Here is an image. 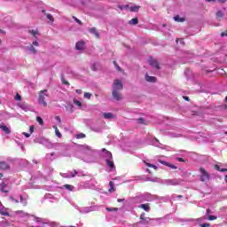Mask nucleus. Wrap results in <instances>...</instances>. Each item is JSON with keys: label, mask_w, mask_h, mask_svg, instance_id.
Masks as SVG:
<instances>
[{"label": "nucleus", "mask_w": 227, "mask_h": 227, "mask_svg": "<svg viewBox=\"0 0 227 227\" xmlns=\"http://www.w3.org/2000/svg\"><path fill=\"white\" fill-rule=\"evenodd\" d=\"M80 150L82 152L80 159L83 160V162H87V164H93V162H97V155H98V151L94 150L87 145H82Z\"/></svg>", "instance_id": "obj_1"}, {"label": "nucleus", "mask_w": 227, "mask_h": 227, "mask_svg": "<svg viewBox=\"0 0 227 227\" xmlns=\"http://www.w3.org/2000/svg\"><path fill=\"white\" fill-rule=\"evenodd\" d=\"M103 159H105L106 165L109 169V172L116 171V166H114V160H113V154L111 152L106 151V148L102 149Z\"/></svg>", "instance_id": "obj_2"}, {"label": "nucleus", "mask_w": 227, "mask_h": 227, "mask_svg": "<svg viewBox=\"0 0 227 227\" xmlns=\"http://www.w3.org/2000/svg\"><path fill=\"white\" fill-rule=\"evenodd\" d=\"M123 90V84L121 83V81L115 80L114 82V90H113V97L115 100H121V95L120 94V91Z\"/></svg>", "instance_id": "obj_3"}, {"label": "nucleus", "mask_w": 227, "mask_h": 227, "mask_svg": "<svg viewBox=\"0 0 227 227\" xmlns=\"http://www.w3.org/2000/svg\"><path fill=\"white\" fill-rule=\"evenodd\" d=\"M134 200L136 201H139L140 203H144V201H153V200H155V195L150 192H145L137 196Z\"/></svg>", "instance_id": "obj_4"}, {"label": "nucleus", "mask_w": 227, "mask_h": 227, "mask_svg": "<svg viewBox=\"0 0 227 227\" xmlns=\"http://www.w3.org/2000/svg\"><path fill=\"white\" fill-rule=\"evenodd\" d=\"M63 178H74V176H84V171L82 170H73L67 173L61 174Z\"/></svg>", "instance_id": "obj_5"}, {"label": "nucleus", "mask_w": 227, "mask_h": 227, "mask_svg": "<svg viewBox=\"0 0 227 227\" xmlns=\"http://www.w3.org/2000/svg\"><path fill=\"white\" fill-rule=\"evenodd\" d=\"M49 97V91L47 90H43L39 91L38 102L43 107H47V102L45 101V98Z\"/></svg>", "instance_id": "obj_6"}, {"label": "nucleus", "mask_w": 227, "mask_h": 227, "mask_svg": "<svg viewBox=\"0 0 227 227\" xmlns=\"http://www.w3.org/2000/svg\"><path fill=\"white\" fill-rule=\"evenodd\" d=\"M10 200L12 203H21L23 207H26L27 205V200L24 199L22 195L12 196L10 197Z\"/></svg>", "instance_id": "obj_7"}, {"label": "nucleus", "mask_w": 227, "mask_h": 227, "mask_svg": "<svg viewBox=\"0 0 227 227\" xmlns=\"http://www.w3.org/2000/svg\"><path fill=\"white\" fill-rule=\"evenodd\" d=\"M76 210H79L80 214H90V212H95L97 210V207H79V206H74Z\"/></svg>", "instance_id": "obj_8"}, {"label": "nucleus", "mask_w": 227, "mask_h": 227, "mask_svg": "<svg viewBox=\"0 0 227 227\" xmlns=\"http://www.w3.org/2000/svg\"><path fill=\"white\" fill-rule=\"evenodd\" d=\"M200 181L208 182V180H210V174H208V172H207V170H205V168H200Z\"/></svg>", "instance_id": "obj_9"}, {"label": "nucleus", "mask_w": 227, "mask_h": 227, "mask_svg": "<svg viewBox=\"0 0 227 227\" xmlns=\"http://www.w3.org/2000/svg\"><path fill=\"white\" fill-rule=\"evenodd\" d=\"M37 143H39V145H43V146H45L46 148H49V149H51L54 146L52 145V143H51V141H49L47 138H43V137L37 139Z\"/></svg>", "instance_id": "obj_10"}, {"label": "nucleus", "mask_w": 227, "mask_h": 227, "mask_svg": "<svg viewBox=\"0 0 227 227\" xmlns=\"http://www.w3.org/2000/svg\"><path fill=\"white\" fill-rule=\"evenodd\" d=\"M119 8L121 10H129V12H139V6L137 5H133V6L121 5V6H119Z\"/></svg>", "instance_id": "obj_11"}, {"label": "nucleus", "mask_w": 227, "mask_h": 227, "mask_svg": "<svg viewBox=\"0 0 227 227\" xmlns=\"http://www.w3.org/2000/svg\"><path fill=\"white\" fill-rule=\"evenodd\" d=\"M0 215L13 216V213L10 214V210L0 202Z\"/></svg>", "instance_id": "obj_12"}, {"label": "nucleus", "mask_w": 227, "mask_h": 227, "mask_svg": "<svg viewBox=\"0 0 227 227\" xmlns=\"http://www.w3.org/2000/svg\"><path fill=\"white\" fill-rule=\"evenodd\" d=\"M181 183L180 179H166L164 181L165 185H180Z\"/></svg>", "instance_id": "obj_13"}, {"label": "nucleus", "mask_w": 227, "mask_h": 227, "mask_svg": "<svg viewBox=\"0 0 227 227\" xmlns=\"http://www.w3.org/2000/svg\"><path fill=\"white\" fill-rule=\"evenodd\" d=\"M18 107H20V109H22L23 111H26V112L33 110L31 106L27 105V103H26V102L19 103Z\"/></svg>", "instance_id": "obj_14"}, {"label": "nucleus", "mask_w": 227, "mask_h": 227, "mask_svg": "<svg viewBox=\"0 0 227 227\" xmlns=\"http://www.w3.org/2000/svg\"><path fill=\"white\" fill-rule=\"evenodd\" d=\"M153 145L154 146H157V148H161V150L169 151V146L164 145L159 143V140H157V138H155V139L153 141Z\"/></svg>", "instance_id": "obj_15"}, {"label": "nucleus", "mask_w": 227, "mask_h": 227, "mask_svg": "<svg viewBox=\"0 0 227 227\" xmlns=\"http://www.w3.org/2000/svg\"><path fill=\"white\" fill-rule=\"evenodd\" d=\"M0 191L2 192H8V180H5L2 184H0Z\"/></svg>", "instance_id": "obj_16"}, {"label": "nucleus", "mask_w": 227, "mask_h": 227, "mask_svg": "<svg viewBox=\"0 0 227 227\" xmlns=\"http://www.w3.org/2000/svg\"><path fill=\"white\" fill-rule=\"evenodd\" d=\"M149 65H151V67H153L154 68H157V70H159V62L153 59H149Z\"/></svg>", "instance_id": "obj_17"}, {"label": "nucleus", "mask_w": 227, "mask_h": 227, "mask_svg": "<svg viewBox=\"0 0 227 227\" xmlns=\"http://www.w3.org/2000/svg\"><path fill=\"white\" fill-rule=\"evenodd\" d=\"M60 189H66L67 191H69L70 192H74L75 187L72 184H64L60 187Z\"/></svg>", "instance_id": "obj_18"}, {"label": "nucleus", "mask_w": 227, "mask_h": 227, "mask_svg": "<svg viewBox=\"0 0 227 227\" xmlns=\"http://www.w3.org/2000/svg\"><path fill=\"white\" fill-rule=\"evenodd\" d=\"M0 129L3 130L5 134H11L12 130H10V128L4 124H0Z\"/></svg>", "instance_id": "obj_19"}, {"label": "nucleus", "mask_w": 227, "mask_h": 227, "mask_svg": "<svg viewBox=\"0 0 227 227\" xmlns=\"http://www.w3.org/2000/svg\"><path fill=\"white\" fill-rule=\"evenodd\" d=\"M75 49L77 51H82V49H84V42L79 41L78 43H76Z\"/></svg>", "instance_id": "obj_20"}, {"label": "nucleus", "mask_w": 227, "mask_h": 227, "mask_svg": "<svg viewBox=\"0 0 227 227\" xmlns=\"http://www.w3.org/2000/svg\"><path fill=\"white\" fill-rule=\"evenodd\" d=\"M89 32L91 33V35H95L96 38H100V34H98L96 27L89 28Z\"/></svg>", "instance_id": "obj_21"}, {"label": "nucleus", "mask_w": 227, "mask_h": 227, "mask_svg": "<svg viewBox=\"0 0 227 227\" xmlns=\"http://www.w3.org/2000/svg\"><path fill=\"white\" fill-rule=\"evenodd\" d=\"M138 208H142L145 212H150V205L149 204H141L138 206Z\"/></svg>", "instance_id": "obj_22"}, {"label": "nucleus", "mask_w": 227, "mask_h": 227, "mask_svg": "<svg viewBox=\"0 0 227 227\" xmlns=\"http://www.w3.org/2000/svg\"><path fill=\"white\" fill-rule=\"evenodd\" d=\"M46 200H50L51 203H54V201H58V199H56L52 194H46L45 195Z\"/></svg>", "instance_id": "obj_23"}, {"label": "nucleus", "mask_w": 227, "mask_h": 227, "mask_svg": "<svg viewBox=\"0 0 227 227\" xmlns=\"http://www.w3.org/2000/svg\"><path fill=\"white\" fill-rule=\"evenodd\" d=\"M103 116L105 120H113V118H114V114H113L112 113H105L103 114Z\"/></svg>", "instance_id": "obj_24"}, {"label": "nucleus", "mask_w": 227, "mask_h": 227, "mask_svg": "<svg viewBox=\"0 0 227 227\" xmlns=\"http://www.w3.org/2000/svg\"><path fill=\"white\" fill-rule=\"evenodd\" d=\"M10 168V165L6 163L5 161H0V169H8Z\"/></svg>", "instance_id": "obj_25"}, {"label": "nucleus", "mask_w": 227, "mask_h": 227, "mask_svg": "<svg viewBox=\"0 0 227 227\" xmlns=\"http://www.w3.org/2000/svg\"><path fill=\"white\" fill-rule=\"evenodd\" d=\"M46 159H47V160H54V159H56V153H47Z\"/></svg>", "instance_id": "obj_26"}, {"label": "nucleus", "mask_w": 227, "mask_h": 227, "mask_svg": "<svg viewBox=\"0 0 227 227\" xmlns=\"http://www.w3.org/2000/svg\"><path fill=\"white\" fill-rule=\"evenodd\" d=\"M170 137H182V133H176L175 131L168 132Z\"/></svg>", "instance_id": "obj_27"}, {"label": "nucleus", "mask_w": 227, "mask_h": 227, "mask_svg": "<svg viewBox=\"0 0 227 227\" xmlns=\"http://www.w3.org/2000/svg\"><path fill=\"white\" fill-rule=\"evenodd\" d=\"M28 33H30V35H32L34 38H36L37 36L40 35V34L38 33V29H31L28 31Z\"/></svg>", "instance_id": "obj_28"}, {"label": "nucleus", "mask_w": 227, "mask_h": 227, "mask_svg": "<svg viewBox=\"0 0 227 227\" xmlns=\"http://www.w3.org/2000/svg\"><path fill=\"white\" fill-rule=\"evenodd\" d=\"M109 187L108 192H114L116 191V188H114V183L113 181L109 182Z\"/></svg>", "instance_id": "obj_29"}, {"label": "nucleus", "mask_w": 227, "mask_h": 227, "mask_svg": "<svg viewBox=\"0 0 227 227\" xmlns=\"http://www.w3.org/2000/svg\"><path fill=\"white\" fill-rule=\"evenodd\" d=\"M27 51H29L31 54H36V49H35V46L33 44L27 46Z\"/></svg>", "instance_id": "obj_30"}, {"label": "nucleus", "mask_w": 227, "mask_h": 227, "mask_svg": "<svg viewBox=\"0 0 227 227\" xmlns=\"http://www.w3.org/2000/svg\"><path fill=\"white\" fill-rule=\"evenodd\" d=\"M145 81L148 82H155L156 78L154 76H148V74H145Z\"/></svg>", "instance_id": "obj_31"}, {"label": "nucleus", "mask_w": 227, "mask_h": 227, "mask_svg": "<svg viewBox=\"0 0 227 227\" xmlns=\"http://www.w3.org/2000/svg\"><path fill=\"white\" fill-rule=\"evenodd\" d=\"M66 109L67 111H69V113H74V105L72 103H68Z\"/></svg>", "instance_id": "obj_32"}, {"label": "nucleus", "mask_w": 227, "mask_h": 227, "mask_svg": "<svg viewBox=\"0 0 227 227\" xmlns=\"http://www.w3.org/2000/svg\"><path fill=\"white\" fill-rule=\"evenodd\" d=\"M74 106H77V107H79V109H82V103H81V101L77 100V99H74L73 100Z\"/></svg>", "instance_id": "obj_33"}, {"label": "nucleus", "mask_w": 227, "mask_h": 227, "mask_svg": "<svg viewBox=\"0 0 227 227\" xmlns=\"http://www.w3.org/2000/svg\"><path fill=\"white\" fill-rule=\"evenodd\" d=\"M137 22H138L137 18H133L131 20L129 21V24L130 26H136V24H137Z\"/></svg>", "instance_id": "obj_34"}, {"label": "nucleus", "mask_w": 227, "mask_h": 227, "mask_svg": "<svg viewBox=\"0 0 227 227\" xmlns=\"http://www.w3.org/2000/svg\"><path fill=\"white\" fill-rule=\"evenodd\" d=\"M53 129H55V134L57 137H61V133L59 132V129H58L57 126H53Z\"/></svg>", "instance_id": "obj_35"}, {"label": "nucleus", "mask_w": 227, "mask_h": 227, "mask_svg": "<svg viewBox=\"0 0 227 227\" xmlns=\"http://www.w3.org/2000/svg\"><path fill=\"white\" fill-rule=\"evenodd\" d=\"M145 166H147L148 168H153V169H157V166L152 164V163H148L146 161H144Z\"/></svg>", "instance_id": "obj_36"}, {"label": "nucleus", "mask_w": 227, "mask_h": 227, "mask_svg": "<svg viewBox=\"0 0 227 227\" xmlns=\"http://www.w3.org/2000/svg\"><path fill=\"white\" fill-rule=\"evenodd\" d=\"M107 212H118V207H106Z\"/></svg>", "instance_id": "obj_37"}, {"label": "nucleus", "mask_w": 227, "mask_h": 227, "mask_svg": "<svg viewBox=\"0 0 227 227\" xmlns=\"http://www.w3.org/2000/svg\"><path fill=\"white\" fill-rule=\"evenodd\" d=\"M174 20L176 22H184V18H180V16H175Z\"/></svg>", "instance_id": "obj_38"}, {"label": "nucleus", "mask_w": 227, "mask_h": 227, "mask_svg": "<svg viewBox=\"0 0 227 227\" xmlns=\"http://www.w3.org/2000/svg\"><path fill=\"white\" fill-rule=\"evenodd\" d=\"M36 121L39 122V125H43V119H42V117H36Z\"/></svg>", "instance_id": "obj_39"}, {"label": "nucleus", "mask_w": 227, "mask_h": 227, "mask_svg": "<svg viewBox=\"0 0 227 227\" xmlns=\"http://www.w3.org/2000/svg\"><path fill=\"white\" fill-rule=\"evenodd\" d=\"M76 137H77V139H82V138L86 137V135L83 133H80L76 136Z\"/></svg>", "instance_id": "obj_40"}, {"label": "nucleus", "mask_w": 227, "mask_h": 227, "mask_svg": "<svg viewBox=\"0 0 227 227\" xmlns=\"http://www.w3.org/2000/svg\"><path fill=\"white\" fill-rule=\"evenodd\" d=\"M150 221H151L150 217H145L144 220H142V223H144V224H148Z\"/></svg>", "instance_id": "obj_41"}, {"label": "nucleus", "mask_w": 227, "mask_h": 227, "mask_svg": "<svg viewBox=\"0 0 227 227\" xmlns=\"http://www.w3.org/2000/svg\"><path fill=\"white\" fill-rule=\"evenodd\" d=\"M84 98H88L90 100V98H91V93L90 92H85L84 93Z\"/></svg>", "instance_id": "obj_42"}, {"label": "nucleus", "mask_w": 227, "mask_h": 227, "mask_svg": "<svg viewBox=\"0 0 227 227\" xmlns=\"http://www.w3.org/2000/svg\"><path fill=\"white\" fill-rule=\"evenodd\" d=\"M46 17H47L48 20H51V22H54V18L52 17V15L46 14Z\"/></svg>", "instance_id": "obj_43"}, {"label": "nucleus", "mask_w": 227, "mask_h": 227, "mask_svg": "<svg viewBox=\"0 0 227 227\" xmlns=\"http://www.w3.org/2000/svg\"><path fill=\"white\" fill-rule=\"evenodd\" d=\"M223 12H221V11H218L217 12H216V17L218 18V19H222V17H223Z\"/></svg>", "instance_id": "obj_44"}, {"label": "nucleus", "mask_w": 227, "mask_h": 227, "mask_svg": "<svg viewBox=\"0 0 227 227\" xmlns=\"http://www.w3.org/2000/svg\"><path fill=\"white\" fill-rule=\"evenodd\" d=\"M73 19H74V20H75V22H77V24H79L80 26L82 25V22L79 19H77L75 16H74Z\"/></svg>", "instance_id": "obj_45"}, {"label": "nucleus", "mask_w": 227, "mask_h": 227, "mask_svg": "<svg viewBox=\"0 0 227 227\" xmlns=\"http://www.w3.org/2000/svg\"><path fill=\"white\" fill-rule=\"evenodd\" d=\"M215 219H217V216H215V215H209L208 216V221H215Z\"/></svg>", "instance_id": "obj_46"}, {"label": "nucleus", "mask_w": 227, "mask_h": 227, "mask_svg": "<svg viewBox=\"0 0 227 227\" xmlns=\"http://www.w3.org/2000/svg\"><path fill=\"white\" fill-rule=\"evenodd\" d=\"M215 169H216V171H220V173H223V168H221L219 165H215Z\"/></svg>", "instance_id": "obj_47"}, {"label": "nucleus", "mask_w": 227, "mask_h": 227, "mask_svg": "<svg viewBox=\"0 0 227 227\" xmlns=\"http://www.w3.org/2000/svg\"><path fill=\"white\" fill-rule=\"evenodd\" d=\"M32 45H33L34 47H38L40 44L38 43V41H34V42L32 43Z\"/></svg>", "instance_id": "obj_48"}, {"label": "nucleus", "mask_w": 227, "mask_h": 227, "mask_svg": "<svg viewBox=\"0 0 227 227\" xmlns=\"http://www.w3.org/2000/svg\"><path fill=\"white\" fill-rule=\"evenodd\" d=\"M200 227H210V223H200Z\"/></svg>", "instance_id": "obj_49"}, {"label": "nucleus", "mask_w": 227, "mask_h": 227, "mask_svg": "<svg viewBox=\"0 0 227 227\" xmlns=\"http://www.w3.org/2000/svg\"><path fill=\"white\" fill-rule=\"evenodd\" d=\"M137 123H143V124H145V119H143V118L137 119Z\"/></svg>", "instance_id": "obj_50"}, {"label": "nucleus", "mask_w": 227, "mask_h": 227, "mask_svg": "<svg viewBox=\"0 0 227 227\" xmlns=\"http://www.w3.org/2000/svg\"><path fill=\"white\" fill-rule=\"evenodd\" d=\"M15 100H22V97L20 94H17L15 97Z\"/></svg>", "instance_id": "obj_51"}, {"label": "nucleus", "mask_w": 227, "mask_h": 227, "mask_svg": "<svg viewBox=\"0 0 227 227\" xmlns=\"http://www.w3.org/2000/svg\"><path fill=\"white\" fill-rule=\"evenodd\" d=\"M29 132L30 134H33V132H35V126H30Z\"/></svg>", "instance_id": "obj_52"}, {"label": "nucleus", "mask_w": 227, "mask_h": 227, "mask_svg": "<svg viewBox=\"0 0 227 227\" xmlns=\"http://www.w3.org/2000/svg\"><path fill=\"white\" fill-rule=\"evenodd\" d=\"M203 221V217H200V218H198L196 219V222L199 223V224H201V222Z\"/></svg>", "instance_id": "obj_53"}, {"label": "nucleus", "mask_w": 227, "mask_h": 227, "mask_svg": "<svg viewBox=\"0 0 227 227\" xmlns=\"http://www.w3.org/2000/svg\"><path fill=\"white\" fill-rule=\"evenodd\" d=\"M114 67L117 68V70H121V68L120 67V66H118V64H116V61H114Z\"/></svg>", "instance_id": "obj_54"}, {"label": "nucleus", "mask_w": 227, "mask_h": 227, "mask_svg": "<svg viewBox=\"0 0 227 227\" xmlns=\"http://www.w3.org/2000/svg\"><path fill=\"white\" fill-rule=\"evenodd\" d=\"M146 215L145 213H142L141 215H140V219L141 221H143L146 216Z\"/></svg>", "instance_id": "obj_55"}, {"label": "nucleus", "mask_w": 227, "mask_h": 227, "mask_svg": "<svg viewBox=\"0 0 227 227\" xmlns=\"http://www.w3.org/2000/svg\"><path fill=\"white\" fill-rule=\"evenodd\" d=\"M159 162H160V164H163L164 166H168V162L164 161V160H159Z\"/></svg>", "instance_id": "obj_56"}, {"label": "nucleus", "mask_w": 227, "mask_h": 227, "mask_svg": "<svg viewBox=\"0 0 227 227\" xmlns=\"http://www.w3.org/2000/svg\"><path fill=\"white\" fill-rule=\"evenodd\" d=\"M23 136H25V137H30L31 134L23 132Z\"/></svg>", "instance_id": "obj_57"}, {"label": "nucleus", "mask_w": 227, "mask_h": 227, "mask_svg": "<svg viewBox=\"0 0 227 227\" xmlns=\"http://www.w3.org/2000/svg\"><path fill=\"white\" fill-rule=\"evenodd\" d=\"M55 120L61 123V118H59V116H56Z\"/></svg>", "instance_id": "obj_58"}, {"label": "nucleus", "mask_w": 227, "mask_h": 227, "mask_svg": "<svg viewBox=\"0 0 227 227\" xmlns=\"http://www.w3.org/2000/svg\"><path fill=\"white\" fill-rule=\"evenodd\" d=\"M176 198H183V196L182 195H174L173 197H172V199L173 200H176Z\"/></svg>", "instance_id": "obj_59"}, {"label": "nucleus", "mask_w": 227, "mask_h": 227, "mask_svg": "<svg viewBox=\"0 0 227 227\" xmlns=\"http://www.w3.org/2000/svg\"><path fill=\"white\" fill-rule=\"evenodd\" d=\"M221 36H227V30H225L224 32H223V33L221 34Z\"/></svg>", "instance_id": "obj_60"}, {"label": "nucleus", "mask_w": 227, "mask_h": 227, "mask_svg": "<svg viewBox=\"0 0 227 227\" xmlns=\"http://www.w3.org/2000/svg\"><path fill=\"white\" fill-rule=\"evenodd\" d=\"M76 93H78V95H81V93H82V90H76Z\"/></svg>", "instance_id": "obj_61"}, {"label": "nucleus", "mask_w": 227, "mask_h": 227, "mask_svg": "<svg viewBox=\"0 0 227 227\" xmlns=\"http://www.w3.org/2000/svg\"><path fill=\"white\" fill-rule=\"evenodd\" d=\"M169 168H171L172 169H176V166L175 165H169Z\"/></svg>", "instance_id": "obj_62"}, {"label": "nucleus", "mask_w": 227, "mask_h": 227, "mask_svg": "<svg viewBox=\"0 0 227 227\" xmlns=\"http://www.w3.org/2000/svg\"><path fill=\"white\" fill-rule=\"evenodd\" d=\"M62 82H63V84H68V82H67V81H65L63 79H62Z\"/></svg>", "instance_id": "obj_63"}, {"label": "nucleus", "mask_w": 227, "mask_h": 227, "mask_svg": "<svg viewBox=\"0 0 227 227\" xmlns=\"http://www.w3.org/2000/svg\"><path fill=\"white\" fill-rule=\"evenodd\" d=\"M224 182L227 184V175L224 176Z\"/></svg>", "instance_id": "obj_64"}]
</instances>
